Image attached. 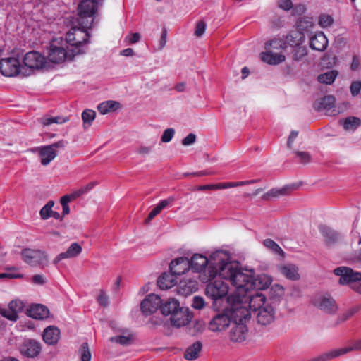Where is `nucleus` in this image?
<instances>
[{"label": "nucleus", "instance_id": "14", "mask_svg": "<svg viewBox=\"0 0 361 361\" xmlns=\"http://www.w3.org/2000/svg\"><path fill=\"white\" fill-rule=\"evenodd\" d=\"M161 300L159 295L150 294L142 301L141 310L144 314L149 315L161 307Z\"/></svg>", "mask_w": 361, "mask_h": 361}, {"label": "nucleus", "instance_id": "43", "mask_svg": "<svg viewBox=\"0 0 361 361\" xmlns=\"http://www.w3.org/2000/svg\"><path fill=\"white\" fill-rule=\"evenodd\" d=\"M78 354L80 355L81 361H90L92 356L87 343L84 342L82 343L78 349Z\"/></svg>", "mask_w": 361, "mask_h": 361}, {"label": "nucleus", "instance_id": "44", "mask_svg": "<svg viewBox=\"0 0 361 361\" xmlns=\"http://www.w3.org/2000/svg\"><path fill=\"white\" fill-rule=\"evenodd\" d=\"M293 48V59L295 61H300L307 54V48L305 46L300 45Z\"/></svg>", "mask_w": 361, "mask_h": 361}, {"label": "nucleus", "instance_id": "58", "mask_svg": "<svg viewBox=\"0 0 361 361\" xmlns=\"http://www.w3.org/2000/svg\"><path fill=\"white\" fill-rule=\"evenodd\" d=\"M350 89L353 96L357 95L361 90V82L358 81L353 82L351 84Z\"/></svg>", "mask_w": 361, "mask_h": 361}, {"label": "nucleus", "instance_id": "40", "mask_svg": "<svg viewBox=\"0 0 361 361\" xmlns=\"http://www.w3.org/2000/svg\"><path fill=\"white\" fill-rule=\"evenodd\" d=\"M255 182V180H245V181H239V182L220 183L216 184V190L227 189V188H234V187H238V186L245 185L247 184L253 183Z\"/></svg>", "mask_w": 361, "mask_h": 361}, {"label": "nucleus", "instance_id": "36", "mask_svg": "<svg viewBox=\"0 0 361 361\" xmlns=\"http://www.w3.org/2000/svg\"><path fill=\"white\" fill-rule=\"evenodd\" d=\"M287 47L286 45L285 40L281 39H273L271 40L267 41L265 43V49L266 50H279L284 49Z\"/></svg>", "mask_w": 361, "mask_h": 361}, {"label": "nucleus", "instance_id": "31", "mask_svg": "<svg viewBox=\"0 0 361 361\" xmlns=\"http://www.w3.org/2000/svg\"><path fill=\"white\" fill-rule=\"evenodd\" d=\"M202 348V344L200 341H196L190 345L185 350L184 357L187 360H193L198 357Z\"/></svg>", "mask_w": 361, "mask_h": 361}, {"label": "nucleus", "instance_id": "48", "mask_svg": "<svg viewBox=\"0 0 361 361\" xmlns=\"http://www.w3.org/2000/svg\"><path fill=\"white\" fill-rule=\"evenodd\" d=\"M66 121V118L56 117H44L40 119V122L44 126H49L52 123H63Z\"/></svg>", "mask_w": 361, "mask_h": 361}, {"label": "nucleus", "instance_id": "34", "mask_svg": "<svg viewBox=\"0 0 361 361\" xmlns=\"http://www.w3.org/2000/svg\"><path fill=\"white\" fill-rule=\"evenodd\" d=\"M179 292L182 294L189 295L198 288V283L195 280H189L187 283L185 281H181L179 286Z\"/></svg>", "mask_w": 361, "mask_h": 361}, {"label": "nucleus", "instance_id": "21", "mask_svg": "<svg viewBox=\"0 0 361 361\" xmlns=\"http://www.w3.org/2000/svg\"><path fill=\"white\" fill-rule=\"evenodd\" d=\"M319 229L327 246H331L338 241L340 234L336 231L325 225L319 226Z\"/></svg>", "mask_w": 361, "mask_h": 361}, {"label": "nucleus", "instance_id": "30", "mask_svg": "<svg viewBox=\"0 0 361 361\" xmlns=\"http://www.w3.org/2000/svg\"><path fill=\"white\" fill-rule=\"evenodd\" d=\"M158 285L161 289H169L176 284V275L173 273H164L158 279Z\"/></svg>", "mask_w": 361, "mask_h": 361}, {"label": "nucleus", "instance_id": "7", "mask_svg": "<svg viewBox=\"0 0 361 361\" xmlns=\"http://www.w3.org/2000/svg\"><path fill=\"white\" fill-rule=\"evenodd\" d=\"M97 9V2L96 0H82L81 1L77 8L78 15V27L84 30L88 27V23H85V19L87 18H92ZM73 23L69 20V27H74L72 25ZM76 28L78 26H75Z\"/></svg>", "mask_w": 361, "mask_h": 361}, {"label": "nucleus", "instance_id": "46", "mask_svg": "<svg viewBox=\"0 0 361 361\" xmlns=\"http://www.w3.org/2000/svg\"><path fill=\"white\" fill-rule=\"evenodd\" d=\"M334 19L331 16L322 13L319 16L318 23L322 27H328L332 25Z\"/></svg>", "mask_w": 361, "mask_h": 361}, {"label": "nucleus", "instance_id": "3", "mask_svg": "<svg viewBox=\"0 0 361 361\" xmlns=\"http://www.w3.org/2000/svg\"><path fill=\"white\" fill-rule=\"evenodd\" d=\"M245 295L239 294L238 290L235 289V294L230 295L226 298L230 305L227 308L229 310L233 323L246 322L251 317L250 310L243 305Z\"/></svg>", "mask_w": 361, "mask_h": 361}, {"label": "nucleus", "instance_id": "18", "mask_svg": "<svg viewBox=\"0 0 361 361\" xmlns=\"http://www.w3.org/2000/svg\"><path fill=\"white\" fill-rule=\"evenodd\" d=\"M247 300L250 311L255 312L259 310L264 305L269 304L266 302V297L262 293L258 292L252 293L251 291H249L244 299L245 303Z\"/></svg>", "mask_w": 361, "mask_h": 361}, {"label": "nucleus", "instance_id": "6", "mask_svg": "<svg viewBox=\"0 0 361 361\" xmlns=\"http://www.w3.org/2000/svg\"><path fill=\"white\" fill-rule=\"evenodd\" d=\"M68 32L66 37H56L50 43L48 52V59L53 63H61L65 61L67 57L68 48Z\"/></svg>", "mask_w": 361, "mask_h": 361}, {"label": "nucleus", "instance_id": "2", "mask_svg": "<svg viewBox=\"0 0 361 361\" xmlns=\"http://www.w3.org/2000/svg\"><path fill=\"white\" fill-rule=\"evenodd\" d=\"M228 256L224 251L218 250L213 252L210 255L209 260L202 255L195 254L190 260V269H192L194 271L200 272L202 271L206 266L209 264V279H214L216 276H219L222 279L219 273L218 267L221 265L223 263H230L228 262Z\"/></svg>", "mask_w": 361, "mask_h": 361}, {"label": "nucleus", "instance_id": "33", "mask_svg": "<svg viewBox=\"0 0 361 361\" xmlns=\"http://www.w3.org/2000/svg\"><path fill=\"white\" fill-rule=\"evenodd\" d=\"M179 302L174 298H169L164 305L161 307V310L163 314L170 315V317L179 309Z\"/></svg>", "mask_w": 361, "mask_h": 361}, {"label": "nucleus", "instance_id": "26", "mask_svg": "<svg viewBox=\"0 0 361 361\" xmlns=\"http://www.w3.org/2000/svg\"><path fill=\"white\" fill-rule=\"evenodd\" d=\"M279 271L287 279L296 281L300 279L298 267L293 264H286L278 267Z\"/></svg>", "mask_w": 361, "mask_h": 361}, {"label": "nucleus", "instance_id": "17", "mask_svg": "<svg viewBox=\"0 0 361 361\" xmlns=\"http://www.w3.org/2000/svg\"><path fill=\"white\" fill-rule=\"evenodd\" d=\"M24 303L20 300H14L9 302L8 309H0V314L11 321H16L18 314L23 310Z\"/></svg>", "mask_w": 361, "mask_h": 361}, {"label": "nucleus", "instance_id": "24", "mask_svg": "<svg viewBox=\"0 0 361 361\" xmlns=\"http://www.w3.org/2000/svg\"><path fill=\"white\" fill-rule=\"evenodd\" d=\"M247 331L244 323H233L230 332V339L233 342H242L245 339Z\"/></svg>", "mask_w": 361, "mask_h": 361}, {"label": "nucleus", "instance_id": "10", "mask_svg": "<svg viewBox=\"0 0 361 361\" xmlns=\"http://www.w3.org/2000/svg\"><path fill=\"white\" fill-rule=\"evenodd\" d=\"M23 67L30 71L41 70L47 65V60L44 56L37 51H30L23 58Z\"/></svg>", "mask_w": 361, "mask_h": 361}, {"label": "nucleus", "instance_id": "62", "mask_svg": "<svg viewBox=\"0 0 361 361\" xmlns=\"http://www.w3.org/2000/svg\"><path fill=\"white\" fill-rule=\"evenodd\" d=\"M97 301L100 305L104 307L107 306L109 304L108 298L103 291H101L100 294L98 295Z\"/></svg>", "mask_w": 361, "mask_h": 361}, {"label": "nucleus", "instance_id": "15", "mask_svg": "<svg viewBox=\"0 0 361 361\" xmlns=\"http://www.w3.org/2000/svg\"><path fill=\"white\" fill-rule=\"evenodd\" d=\"M275 309L270 304L264 305L256 312L257 322L262 326L271 324L275 320Z\"/></svg>", "mask_w": 361, "mask_h": 361}, {"label": "nucleus", "instance_id": "11", "mask_svg": "<svg viewBox=\"0 0 361 361\" xmlns=\"http://www.w3.org/2000/svg\"><path fill=\"white\" fill-rule=\"evenodd\" d=\"M21 255L23 261L32 267H44L48 263L46 253L39 250L24 249Z\"/></svg>", "mask_w": 361, "mask_h": 361}, {"label": "nucleus", "instance_id": "49", "mask_svg": "<svg viewBox=\"0 0 361 361\" xmlns=\"http://www.w3.org/2000/svg\"><path fill=\"white\" fill-rule=\"evenodd\" d=\"M263 244L266 247L272 250L275 253H283V250H281V248L279 246V245L276 243H275L271 239L264 240Z\"/></svg>", "mask_w": 361, "mask_h": 361}, {"label": "nucleus", "instance_id": "52", "mask_svg": "<svg viewBox=\"0 0 361 361\" xmlns=\"http://www.w3.org/2000/svg\"><path fill=\"white\" fill-rule=\"evenodd\" d=\"M295 154L300 163L307 164L311 161V155L307 152L296 151Z\"/></svg>", "mask_w": 361, "mask_h": 361}, {"label": "nucleus", "instance_id": "50", "mask_svg": "<svg viewBox=\"0 0 361 361\" xmlns=\"http://www.w3.org/2000/svg\"><path fill=\"white\" fill-rule=\"evenodd\" d=\"M82 248L78 243H73L69 245V258L76 257L82 252Z\"/></svg>", "mask_w": 361, "mask_h": 361}, {"label": "nucleus", "instance_id": "27", "mask_svg": "<svg viewBox=\"0 0 361 361\" xmlns=\"http://www.w3.org/2000/svg\"><path fill=\"white\" fill-rule=\"evenodd\" d=\"M27 314L35 319H44L49 314L48 308L40 304L32 305L27 310Z\"/></svg>", "mask_w": 361, "mask_h": 361}, {"label": "nucleus", "instance_id": "41", "mask_svg": "<svg viewBox=\"0 0 361 361\" xmlns=\"http://www.w3.org/2000/svg\"><path fill=\"white\" fill-rule=\"evenodd\" d=\"M361 124V121L357 117L350 116L345 118L343 122V128L345 130H355Z\"/></svg>", "mask_w": 361, "mask_h": 361}, {"label": "nucleus", "instance_id": "4", "mask_svg": "<svg viewBox=\"0 0 361 361\" xmlns=\"http://www.w3.org/2000/svg\"><path fill=\"white\" fill-rule=\"evenodd\" d=\"M88 33L80 27L69 28V61L85 53V44L88 40Z\"/></svg>", "mask_w": 361, "mask_h": 361}, {"label": "nucleus", "instance_id": "12", "mask_svg": "<svg viewBox=\"0 0 361 361\" xmlns=\"http://www.w3.org/2000/svg\"><path fill=\"white\" fill-rule=\"evenodd\" d=\"M18 350L20 355L27 358H35L39 356L42 351L41 343L35 339H25L19 343Z\"/></svg>", "mask_w": 361, "mask_h": 361}, {"label": "nucleus", "instance_id": "8", "mask_svg": "<svg viewBox=\"0 0 361 361\" xmlns=\"http://www.w3.org/2000/svg\"><path fill=\"white\" fill-rule=\"evenodd\" d=\"M231 322L229 310L226 307L212 317L209 322L208 328L213 332H221L228 328Z\"/></svg>", "mask_w": 361, "mask_h": 361}, {"label": "nucleus", "instance_id": "53", "mask_svg": "<svg viewBox=\"0 0 361 361\" xmlns=\"http://www.w3.org/2000/svg\"><path fill=\"white\" fill-rule=\"evenodd\" d=\"M175 135V130L173 128H167L164 131L161 137V142H169Z\"/></svg>", "mask_w": 361, "mask_h": 361}, {"label": "nucleus", "instance_id": "9", "mask_svg": "<svg viewBox=\"0 0 361 361\" xmlns=\"http://www.w3.org/2000/svg\"><path fill=\"white\" fill-rule=\"evenodd\" d=\"M24 67L20 65V61L15 57H8L0 61V72L6 77H14L23 74Z\"/></svg>", "mask_w": 361, "mask_h": 361}, {"label": "nucleus", "instance_id": "1", "mask_svg": "<svg viewBox=\"0 0 361 361\" xmlns=\"http://www.w3.org/2000/svg\"><path fill=\"white\" fill-rule=\"evenodd\" d=\"M218 269L222 279L229 281L240 295H247L254 289H266L272 281L271 277L265 274L255 279L251 274L244 273L235 262L223 263Z\"/></svg>", "mask_w": 361, "mask_h": 361}, {"label": "nucleus", "instance_id": "59", "mask_svg": "<svg viewBox=\"0 0 361 361\" xmlns=\"http://www.w3.org/2000/svg\"><path fill=\"white\" fill-rule=\"evenodd\" d=\"M174 200V197L170 196L167 199L161 200L157 205L162 210L170 205Z\"/></svg>", "mask_w": 361, "mask_h": 361}, {"label": "nucleus", "instance_id": "38", "mask_svg": "<svg viewBox=\"0 0 361 361\" xmlns=\"http://www.w3.org/2000/svg\"><path fill=\"white\" fill-rule=\"evenodd\" d=\"M338 72L336 71H329L318 76V81L321 83L330 85L334 82L337 77Z\"/></svg>", "mask_w": 361, "mask_h": 361}, {"label": "nucleus", "instance_id": "37", "mask_svg": "<svg viewBox=\"0 0 361 361\" xmlns=\"http://www.w3.org/2000/svg\"><path fill=\"white\" fill-rule=\"evenodd\" d=\"M96 113L92 109H85L82 113V119L84 128H88L91 126L92 123L95 119Z\"/></svg>", "mask_w": 361, "mask_h": 361}, {"label": "nucleus", "instance_id": "64", "mask_svg": "<svg viewBox=\"0 0 361 361\" xmlns=\"http://www.w3.org/2000/svg\"><path fill=\"white\" fill-rule=\"evenodd\" d=\"M167 30L166 28H163L160 40H159V49H162L166 43Z\"/></svg>", "mask_w": 361, "mask_h": 361}, {"label": "nucleus", "instance_id": "39", "mask_svg": "<svg viewBox=\"0 0 361 361\" xmlns=\"http://www.w3.org/2000/svg\"><path fill=\"white\" fill-rule=\"evenodd\" d=\"M94 186V183L92 182L88 183L87 185L81 187L80 189L71 192L69 194V202L72 200H74L81 195L87 193L90 190H91Z\"/></svg>", "mask_w": 361, "mask_h": 361}, {"label": "nucleus", "instance_id": "55", "mask_svg": "<svg viewBox=\"0 0 361 361\" xmlns=\"http://www.w3.org/2000/svg\"><path fill=\"white\" fill-rule=\"evenodd\" d=\"M206 27L207 25L205 22L202 20L198 22L195 28V35L197 37H201L204 33Z\"/></svg>", "mask_w": 361, "mask_h": 361}, {"label": "nucleus", "instance_id": "57", "mask_svg": "<svg viewBox=\"0 0 361 361\" xmlns=\"http://www.w3.org/2000/svg\"><path fill=\"white\" fill-rule=\"evenodd\" d=\"M271 291L276 297L280 298L284 295V289L282 286L275 284L271 287Z\"/></svg>", "mask_w": 361, "mask_h": 361}, {"label": "nucleus", "instance_id": "35", "mask_svg": "<svg viewBox=\"0 0 361 361\" xmlns=\"http://www.w3.org/2000/svg\"><path fill=\"white\" fill-rule=\"evenodd\" d=\"M290 190L289 186H284L281 188H272L269 190L267 192L263 195L262 199L264 200H269L273 197H277L281 195H286L288 193Z\"/></svg>", "mask_w": 361, "mask_h": 361}, {"label": "nucleus", "instance_id": "5", "mask_svg": "<svg viewBox=\"0 0 361 361\" xmlns=\"http://www.w3.org/2000/svg\"><path fill=\"white\" fill-rule=\"evenodd\" d=\"M334 274L340 276L341 285H348L359 294H361V271H357L348 267H339L334 270Z\"/></svg>", "mask_w": 361, "mask_h": 361}, {"label": "nucleus", "instance_id": "60", "mask_svg": "<svg viewBox=\"0 0 361 361\" xmlns=\"http://www.w3.org/2000/svg\"><path fill=\"white\" fill-rule=\"evenodd\" d=\"M195 135L193 133H190L182 140V144L185 146L190 145L195 143Z\"/></svg>", "mask_w": 361, "mask_h": 361}, {"label": "nucleus", "instance_id": "42", "mask_svg": "<svg viewBox=\"0 0 361 361\" xmlns=\"http://www.w3.org/2000/svg\"><path fill=\"white\" fill-rule=\"evenodd\" d=\"M54 205L53 200H49L40 210L39 214L42 219H48L51 216L52 208Z\"/></svg>", "mask_w": 361, "mask_h": 361}, {"label": "nucleus", "instance_id": "28", "mask_svg": "<svg viewBox=\"0 0 361 361\" xmlns=\"http://www.w3.org/2000/svg\"><path fill=\"white\" fill-rule=\"evenodd\" d=\"M260 56L262 61L269 65H278L286 60V56L283 54L274 53L271 50L262 52Z\"/></svg>", "mask_w": 361, "mask_h": 361}, {"label": "nucleus", "instance_id": "23", "mask_svg": "<svg viewBox=\"0 0 361 361\" xmlns=\"http://www.w3.org/2000/svg\"><path fill=\"white\" fill-rule=\"evenodd\" d=\"M327 46V38L322 32L314 34L310 38V47L312 49L323 51L326 49Z\"/></svg>", "mask_w": 361, "mask_h": 361}, {"label": "nucleus", "instance_id": "22", "mask_svg": "<svg viewBox=\"0 0 361 361\" xmlns=\"http://www.w3.org/2000/svg\"><path fill=\"white\" fill-rule=\"evenodd\" d=\"M62 146L61 142H56L54 145L42 147L39 150L42 164L44 166L49 164L56 157L55 148Z\"/></svg>", "mask_w": 361, "mask_h": 361}, {"label": "nucleus", "instance_id": "47", "mask_svg": "<svg viewBox=\"0 0 361 361\" xmlns=\"http://www.w3.org/2000/svg\"><path fill=\"white\" fill-rule=\"evenodd\" d=\"M359 307H353L349 308L338 317V322H343L349 319L359 310Z\"/></svg>", "mask_w": 361, "mask_h": 361}, {"label": "nucleus", "instance_id": "51", "mask_svg": "<svg viewBox=\"0 0 361 361\" xmlns=\"http://www.w3.org/2000/svg\"><path fill=\"white\" fill-rule=\"evenodd\" d=\"M110 341L112 342H116L123 345H128L130 344L131 338L126 336H118L111 337Z\"/></svg>", "mask_w": 361, "mask_h": 361}, {"label": "nucleus", "instance_id": "13", "mask_svg": "<svg viewBox=\"0 0 361 361\" xmlns=\"http://www.w3.org/2000/svg\"><path fill=\"white\" fill-rule=\"evenodd\" d=\"M228 292V286L227 283L221 279H216L209 283L205 289L206 295L215 301L226 297Z\"/></svg>", "mask_w": 361, "mask_h": 361}, {"label": "nucleus", "instance_id": "45", "mask_svg": "<svg viewBox=\"0 0 361 361\" xmlns=\"http://www.w3.org/2000/svg\"><path fill=\"white\" fill-rule=\"evenodd\" d=\"M335 99L332 96H326L321 99L320 109L330 110L334 106Z\"/></svg>", "mask_w": 361, "mask_h": 361}, {"label": "nucleus", "instance_id": "16", "mask_svg": "<svg viewBox=\"0 0 361 361\" xmlns=\"http://www.w3.org/2000/svg\"><path fill=\"white\" fill-rule=\"evenodd\" d=\"M192 318L187 307H180L175 313L170 317V321L172 326L176 327H181L189 323Z\"/></svg>", "mask_w": 361, "mask_h": 361}, {"label": "nucleus", "instance_id": "54", "mask_svg": "<svg viewBox=\"0 0 361 361\" xmlns=\"http://www.w3.org/2000/svg\"><path fill=\"white\" fill-rule=\"evenodd\" d=\"M205 302L202 297L195 296L193 298L192 307L196 310H201L204 307Z\"/></svg>", "mask_w": 361, "mask_h": 361}, {"label": "nucleus", "instance_id": "61", "mask_svg": "<svg viewBox=\"0 0 361 361\" xmlns=\"http://www.w3.org/2000/svg\"><path fill=\"white\" fill-rule=\"evenodd\" d=\"M161 212V209L157 205L149 214L147 218L145 220V222L148 224L151 220H152L157 215H158Z\"/></svg>", "mask_w": 361, "mask_h": 361}, {"label": "nucleus", "instance_id": "32", "mask_svg": "<svg viewBox=\"0 0 361 361\" xmlns=\"http://www.w3.org/2000/svg\"><path fill=\"white\" fill-rule=\"evenodd\" d=\"M121 106V105L118 102L108 100L99 104L97 106V109L101 114L104 115L120 109Z\"/></svg>", "mask_w": 361, "mask_h": 361}, {"label": "nucleus", "instance_id": "29", "mask_svg": "<svg viewBox=\"0 0 361 361\" xmlns=\"http://www.w3.org/2000/svg\"><path fill=\"white\" fill-rule=\"evenodd\" d=\"M305 37L302 32L298 30L290 32L285 39L286 45L295 47L301 45L304 42Z\"/></svg>", "mask_w": 361, "mask_h": 361}, {"label": "nucleus", "instance_id": "19", "mask_svg": "<svg viewBox=\"0 0 361 361\" xmlns=\"http://www.w3.org/2000/svg\"><path fill=\"white\" fill-rule=\"evenodd\" d=\"M315 305L324 313L334 314L338 311V306L335 300L330 296H322L315 301Z\"/></svg>", "mask_w": 361, "mask_h": 361}, {"label": "nucleus", "instance_id": "56", "mask_svg": "<svg viewBox=\"0 0 361 361\" xmlns=\"http://www.w3.org/2000/svg\"><path fill=\"white\" fill-rule=\"evenodd\" d=\"M293 2L291 0H279L278 6L284 10L289 11L293 8Z\"/></svg>", "mask_w": 361, "mask_h": 361}, {"label": "nucleus", "instance_id": "63", "mask_svg": "<svg viewBox=\"0 0 361 361\" xmlns=\"http://www.w3.org/2000/svg\"><path fill=\"white\" fill-rule=\"evenodd\" d=\"M61 204L63 207V216L68 214V194L64 195L61 198Z\"/></svg>", "mask_w": 361, "mask_h": 361}, {"label": "nucleus", "instance_id": "25", "mask_svg": "<svg viewBox=\"0 0 361 361\" xmlns=\"http://www.w3.org/2000/svg\"><path fill=\"white\" fill-rule=\"evenodd\" d=\"M60 330L54 326H49L44 329L42 338L44 341L49 345H55L57 343L60 338Z\"/></svg>", "mask_w": 361, "mask_h": 361}, {"label": "nucleus", "instance_id": "20", "mask_svg": "<svg viewBox=\"0 0 361 361\" xmlns=\"http://www.w3.org/2000/svg\"><path fill=\"white\" fill-rule=\"evenodd\" d=\"M169 269L176 276H180L190 269L189 259L184 257L176 258L171 261Z\"/></svg>", "mask_w": 361, "mask_h": 361}]
</instances>
